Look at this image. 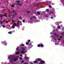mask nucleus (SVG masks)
Returning <instances> with one entry per match:
<instances>
[{"label":"nucleus","mask_w":64,"mask_h":64,"mask_svg":"<svg viewBox=\"0 0 64 64\" xmlns=\"http://www.w3.org/2000/svg\"><path fill=\"white\" fill-rule=\"evenodd\" d=\"M37 14L38 15H40V12H37Z\"/></svg>","instance_id":"nucleus-19"},{"label":"nucleus","mask_w":64,"mask_h":64,"mask_svg":"<svg viewBox=\"0 0 64 64\" xmlns=\"http://www.w3.org/2000/svg\"><path fill=\"white\" fill-rule=\"evenodd\" d=\"M12 12L15 15H17V13L16 12V11L15 10H12Z\"/></svg>","instance_id":"nucleus-2"},{"label":"nucleus","mask_w":64,"mask_h":64,"mask_svg":"<svg viewBox=\"0 0 64 64\" xmlns=\"http://www.w3.org/2000/svg\"><path fill=\"white\" fill-rule=\"evenodd\" d=\"M22 50H24V51H25V49L24 48H23L22 49Z\"/></svg>","instance_id":"nucleus-29"},{"label":"nucleus","mask_w":64,"mask_h":64,"mask_svg":"<svg viewBox=\"0 0 64 64\" xmlns=\"http://www.w3.org/2000/svg\"><path fill=\"white\" fill-rule=\"evenodd\" d=\"M18 5H19L20 6H21V4H18Z\"/></svg>","instance_id":"nucleus-24"},{"label":"nucleus","mask_w":64,"mask_h":64,"mask_svg":"<svg viewBox=\"0 0 64 64\" xmlns=\"http://www.w3.org/2000/svg\"><path fill=\"white\" fill-rule=\"evenodd\" d=\"M14 63V62L13 61H12L11 62V64H12V63Z\"/></svg>","instance_id":"nucleus-42"},{"label":"nucleus","mask_w":64,"mask_h":64,"mask_svg":"<svg viewBox=\"0 0 64 64\" xmlns=\"http://www.w3.org/2000/svg\"><path fill=\"white\" fill-rule=\"evenodd\" d=\"M12 58V59H13L14 60V61H16L17 60H17V59L15 58V57H13Z\"/></svg>","instance_id":"nucleus-4"},{"label":"nucleus","mask_w":64,"mask_h":64,"mask_svg":"<svg viewBox=\"0 0 64 64\" xmlns=\"http://www.w3.org/2000/svg\"><path fill=\"white\" fill-rule=\"evenodd\" d=\"M53 17L52 16L51 18V19H53Z\"/></svg>","instance_id":"nucleus-50"},{"label":"nucleus","mask_w":64,"mask_h":64,"mask_svg":"<svg viewBox=\"0 0 64 64\" xmlns=\"http://www.w3.org/2000/svg\"><path fill=\"white\" fill-rule=\"evenodd\" d=\"M45 12H44V13H45Z\"/></svg>","instance_id":"nucleus-63"},{"label":"nucleus","mask_w":64,"mask_h":64,"mask_svg":"<svg viewBox=\"0 0 64 64\" xmlns=\"http://www.w3.org/2000/svg\"><path fill=\"white\" fill-rule=\"evenodd\" d=\"M60 26H58V28H60Z\"/></svg>","instance_id":"nucleus-33"},{"label":"nucleus","mask_w":64,"mask_h":64,"mask_svg":"<svg viewBox=\"0 0 64 64\" xmlns=\"http://www.w3.org/2000/svg\"><path fill=\"white\" fill-rule=\"evenodd\" d=\"M16 26L17 27H19V24L18 23L16 24Z\"/></svg>","instance_id":"nucleus-12"},{"label":"nucleus","mask_w":64,"mask_h":64,"mask_svg":"<svg viewBox=\"0 0 64 64\" xmlns=\"http://www.w3.org/2000/svg\"><path fill=\"white\" fill-rule=\"evenodd\" d=\"M34 63H38V62H37V60H36L34 61Z\"/></svg>","instance_id":"nucleus-8"},{"label":"nucleus","mask_w":64,"mask_h":64,"mask_svg":"<svg viewBox=\"0 0 64 64\" xmlns=\"http://www.w3.org/2000/svg\"><path fill=\"white\" fill-rule=\"evenodd\" d=\"M53 31H55V30L54 29V30H53Z\"/></svg>","instance_id":"nucleus-58"},{"label":"nucleus","mask_w":64,"mask_h":64,"mask_svg":"<svg viewBox=\"0 0 64 64\" xmlns=\"http://www.w3.org/2000/svg\"><path fill=\"white\" fill-rule=\"evenodd\" d=\"M8 17H9V18L10 19V18H11V15L9 14H8Z\"/></svg>","instance_id":"nucleus-13"},{"label":"nucleus","mask_w":64,"mask_h":64,"mask_svg":"<svg viewBox=\"0 0 64 64\" xmlns=\"http://www.w3.org/2000/svg\"><path fill=\"white\" fill-rule=\"evenodd\" d=\"M3 17V16H2V15L1 14L0 16V18H2Z\"/></svg>","instance_id":"nucleus-22"},{"label":"nucleus","mask_w":64,"mask_h":64,"mask_svg":"<svg viewBox=\"0 0 64 64\" xmlns=\"http://www.w3.org/2000/svg\"><path fill=\"white\" fill-rule=\"evenodd\" d=\"M17 49H18V50H19V49H18V48H16V50H17Z\"/></svg>","instance_id":"nucleus-45"},{"label":"nucleus","mask_w":64,"mask_h":64,"mask_svg":"<svg viewBox=\"0 0 64 64\" xmlns=\"http://www.w3.org/2000/svg\"><path fill=\"white\" fill-rule=\"evenodd\" d=\"M36 60H37V61H40V58H37Z\"/></svg>","instance_id":"nucleus-9"},{"label":"nucleus","mask_w":64,"mask_h":64,"mask_svg":"<svg viewBox=\"0 0 64 64\" xmlns=\"http://www.w3.org/2000/svg\"><path fill=\"white\" fill-rule=\"evenodd\" d=\"M5 21L4 20H3V22H5Z\"/></svg>","instance_id":"nucleus-54"},{"label":"nucleus","mask_w":64,"mask_h":64,"mask_svg":"<svg viewBox=\"0 0 64 64\" xmlns=\"http://www.w3.org/2000/svg\"><path fill=\"white\" fill-rule=\"evenodd\" d=\"M46 12H49V9H47L46 10Z\"/></svg>","instance_id":"nucleus-20"},{"label":"nucleus","mask_w":64,"mask_h":64,"mask_svg":"<svg viewBox=\"0 0 64 64\" xmlns=\"http://www.w3.org/2000/svg\"><path fill=\"white\" fill-rule=\"evenodd\" d=\"M44 62H45L44 61L42 60V61H40V63H44Z\"/></svg>","instance_id":"nucleus-15"},{"label":"nucleus","mask_w":64,"mask_h":64,"mask_svg":"<svg viewBox=\"0 0 64 64\" xmlns=\"http://www.w3.org/2000/svg\"><path fill=\"white\" fill-rule=\"evenodd\" d=\"M33 17H34V19H36V17L35 16H33Z\"/></svg>","instance_id":"nucleus-17"},{"label":"nucleus","mask_w":64,"mask_h":64,"mask_svg":"<svg viewBox=\"0 0 64 64\" xmlns=\"http://www.w3.org/2000/svg\"><path fill=\"white\" fill-rule=\"evenodd\" d=\"M56 23L58 24V22H56Z\"/></svg>","instance_id":"nucleus-57"},{"label":"nucleus","mask_w":64,"mask_h":64,"mask_svg":"<svg viewBox=\"0 0 64 64\" xmlns=\"http://www.w3.org/2000/svg\"><path fill=\"white\" fill-rule=\"evenodd\" d=\"M14 20H13L12 21V23H14Z\"/></svg>","instance_id":"nucleus-37"},{"label":"nucleus","mask_w":64,"mask_h":64,"mask_svg":"<svg viewBox=\"0 0 64 64\" xmlns=\"http://www.w3.org/2000/svg\"><path fill=\"white\" fill-rule=\"evenodd\" d=\"M2 44L3 45H4V44L5 46H6V45H7V42H2Z\"/></svg>","instance_id":"nucleus-3"},{"label":"nucleus","mask_w":64,"mask_h":64,"mask_svg":"<svg viewBox=\"0 0 64 64\" xmlns=\"http://www.w3.org/2000/svg\"><path fill=\"white\" fill-rule=\"evenodd\" d=\"M2 27H4V28H5V26L4 25H3L2 26Z\"/></svg>","instance_id":"nucleus-34"},{"label":"nucleus","mask_w":64,"mask_h":64,"mask_svg":"<svg viewBox=\"0 0 64 64\" xmlns=\"http://www.w3.org/2000/svg\"><path fill=\"white\" fill-rule=\"evenodd\" d=\"M30 64H33V63L32 62H30Z\"/></svg>","instance_id":"nucleus-56"},{"label":"nucleus","mask_w":64,"mask_h":64,"mask_svg":"<svg viewBox=\"0 0 64 64\" xmlns=\"http://www.w3.org/2000/svg\"><path fill=\"white\" fill-rule=\"evenodd\" d=\"M4 17H8V16H6V15L5 14H4Z\"/></svg>","instance_id":"nucleus-27"},{"label":"nucleus","mask_w":64,"mask_h":64,"mask_svg":"<svg viewBox=\"0 0 64 64\" xmlns=\"http://www.w3.org/2000/svg\"><path fill=\"white\" fill-rule=\"evenodd\" d=\"M24 64H28V63L27 62L25 63Z\"/></svg>","instance_id":"nucleus-44"},{"label":"nucleus","mask_w":64,"mask_h":64,"mask_svg":"<svg viewBox=\"0 0 64 64\" xmlns=\"http://www.w3.org/2000/svg\"><path fill=\"white\" fill-rule=\"evenodd\" d=\"M54 12V11H50L49 12V13H53Z\"/></svg>","instance_id":"nucleus-11"},{"label":"nucleus","mask_w":64,"mask_h":64,"mask_svg":"<svg viewBox=\"0 0 64 64\" xmlns=\"http://www.w3.org/2000/svg\"><path fill=\"white\" fill-rule=\"evenodd\" d=\"M12 33V32H8V34H11Z\"/></svg>","instance_id":"nucleus-16"},{"label":"nucleus","mask_w":64,"mask_h":64,"mask_svg":"<svg viewBox=\"0 0 64 64\" xmlns=\"http://www.w3.org/2000/svg\"><path fill=\"white\" fill-rule=\"evenodd\" d=\"M0 24H3V22H0Z\"/></svg>","instance_id":"nucleus-46"},{"label":"nucleus","mask_w":64,"mask_h":64,"mask_svg":"<svg viewBox=\"0 0 64 64\" xmlns=\"http://www.w3.org/2000/svg\"><path fill=\"white\" fill-rule=\"evenodd\" d=\"M49 8H51V7H52V6H51L50 5V6H49Z\"/></svg>","instance_id":"nucleus-28"},{"label":"nucleus","mask_w":64,"mask_h":64,"mask_svg":"<svg viewBox=\"0 0 64 64\" xmlns=\"http://www.w3.org/2000/svg\"><path fill=\"white\" fill-rule=\"evenodd\" d=\"M24 62L23 61H22L21 62V63H23Z\"/></svg>","instance_id":"nucleus-49"},{"label":"nucleus","mask_w":64,"mask_h":64,"mask_svg":"<svg viewBox=\"0 0 64 64\" xmlns=\"http://www.w3.org/2000/svg\"><path fill=\"white\" fill-rule=\"evenodd\" d=\"M22 21L23 22H25V20H22Z\"/></svg>","instance_id":"nucleus-38"},{"label":"nucleus","mask_w":64,"mask_h":64,"mask_svg":"<svg viewBox=\"0 0 64 64\" xmlns=\"http://www.w3.org/2000/svg\"><path fill=\"white\" fill-rule=\"evenodd\" d=\"M28 42H30V40H28Z\"/></svg>","instance_id":"nucleus-26"},{"label":"nucleus","mask_w":64,"mask_h":64,"mask_svg":"<svg viewBox=\"0 0 64 64\" xmlns=\"http://www.w3.org/2000/svg\"><path fill=\"white\" fill-rule=\"evenodd\" d=\"M62 35H64V32H63L62 33Z\"/></svg>","instance_id":"nucleus-30"},{"label":"nucleus","mask_w":64,"mask_h":64,"mask_svg":"<svg viewBox=\"0 0 64 64\" xmlns=\"http://www.w3.org/2000/svg\"><path fill=\"white\" fill-rule=\"evenodd\" d=\"M54 35H55L56 36H59V34H57L56 33H55L54 34Z\"/></svg>","instance_id":"nucleus-14"},{"label":"nucleus","mask_w":64,"mask_h":64,"mask_svg":"<svg viewBox=\"0 0 64 64\" xmlns=\"http://www.w3.org/2000/svg\"><path fill=\"white\" fill-rule=\"evenodd\" d=\"M17 58H19V56H17Z\"/></svg>","instance_id":"nucleus-41"},{"label":"nucleus","mask_w":64,"mask_h":64,"mask_svg":"<svg viewBox=\"0 0 64 64\" xmlns=\"http://www.w3.org/2000/svg\"><path fill=\"white\" fill-rule=\"evenodd\" d=\"M26 45H28L29 44V42H26Z\"/></svg>","instance_id":"nucleus-23"},{"label":"nucleus","mask_w":64,"mask_h":64,"mask_svg":"<svg viewBox=\"0 0 64 64\" xmlns=\"http://www.w3.org/2000/svg\"><path fill=\"white\" fill-rule=\"evenodd\" d=\"M19 53H20V52H16V55H18V54H19Z\"/></svg>","instance_id":"nucleus-10"},{"label":"nucleus","mask_w":64,"mask_h":64,"mask_svg":"<svg viewBox=\"0 0 64 64\" xmlns=\"http://www.w3.org/2000/svg\"><path fill=\"white\" fill-rule=\"evenodd\" d=\"M50 34H52V32H51L50 33Z\"/></svg>","instance_id":"nucleus-55"},{"label":"nucleus","mask_w":64,"mask_h":64,"mask_svg":"<svg viewBox=\"0 0 64 64\" xmlns=\"http://www.w3.org/2000/svg\"><path fill=\"white\" fill-rule=\"evenodd\" d=\"M30 20H32V18H30Z\"/></svg>","instance_id":"nucleus-52"},{"label":"nucleus","mask_w":64,"mask_h":64,"mask_svg":"<svg viewBox=\"0 0 64 64\" xmlns=\"http://www.w3.org/2000/svg\"><path fill=\"white\" fill-rule=\"evenodd\" d=\"M30 46H31V45H30Z\"/></svg>","instance_id":"nucleus-62"},{"label":"nucleus","mask_w":64,"mask_h":64,"mask_svg":"<svg viewBox=\"0 0 64 64\" xmlns=\"http://www.w3.org/2000/svg\"><path fill=\"white\" fill-rule=\"evenodd\" d=\"M21 45L22 46H25V45H24V44H21Z\"/></svg>","instance_id":"nucleus-18"},{"label":"nucleus","mask_w":64,"mask_h":64,"mask_svg":"<svg viewBox=\"0 0 64 64\" xmlns=\"http://www.w3.org/2000/svg\"><path fill=\"white\" fill-rule=\"evenodd\" d=\"M2 19V18H1V20Z\"/></svg>","instance_id":"nucleus-60"},{"label":"nucleus","mask_w":64,"mask_h":64,"mask_svg":"<svg viewBox=\"0 0 64 64\" xmlns=\"http://www.w3.org/2000/svg\"><path fill=\"white\" fill-rule=\"evenodd\" d=\"M37 46L38 47H44V45L43 44L41 43L40 44H38Z\"/></svg>","instance_id":"nucleus-1"},{"label":"nucleus","mask_w":64,"mask_h":64,"mask_svg":"<svg viewBox=\"0 0 64 64\" xmlns=\"http://www.w3.org/2000/svg\"><path fill=\"white\" fill-rule=\"evenodd\" d=\"M29 12V11H27V13H28Z\"/></svg>","instance_id":"nucleus-47"},{"label":"nucleus","mask_w":64,"mask_h":64,"mask_svg":"<svg viewBox=\"0 0 64 64\" xmlns=\"http://www.w3.org/2000/svg\"><path fill=\"white\" fill-rule=\"evenodd\" d=\"M24 59L26 60H27L29 59V58L27 56H25Z\"/></svg>","instance_id":"nucleus-5"},{"label":"nucleus","mask_w":64,"mask_h":64,"mask_svg":"<svg viewBox=\"0 0 64 64\" xmlns=\"http://www.w3.org/2000/svg\"><path fill=\"white\" fill-rule=\"evenodd\" d=\"M17 2V3H20V1H18Z\"/></svg>","instance_id":"nucleus-25"},{"label":"nucleus","mask_w":64,"mask_h":64,"mask_svg":"<svg viewBox=\"0 0 64 64\" xmlns=\"http://www.w3.org/2000/svg\"><path fill=\"white\" fill-rule=\"evenodd\" d=\"M60 37L61 38H62V37L61 36H60Z\"/></svg>","instance_id":"nucleus-53"},{"label":"nucleus","mask_w":64,"mask_h":64,"mask_svg":"<svg viewBox=\"0 0 64 64\" xmlns=\"http://www.w3.org/2000/svg\"><path fill=\"white\" fill-rule=\"evenodd\" d=\"M36 5H38V4H37Z\"/></svg>","instance_id":"nucleus-61"},{"label":"nucleus","mask_w":64,"mask_h":64,"mask_svg":"<svg viewBox=\"0 0 64 64\" xmlns=\"http://www.w3.org/2000/svg\"><path fill=\"white\" fill-rule=\"evenodd\" d=\"M16 23H14L13 24V26L15 27V26H16Z\"/></svg>","instance_id":"nucleus-7"},{"label":"nucleus","mask_w":64,"mask_h":64,"mask_svg":"<svg viewBox=\"0 0 64 64\" xmlns=\"http://www.w3.org/2000/svg\"><path fill=\"white\" fill-rule=\"evenodd\" d=\"M18 23H21V21H19V20H18Z\"/></svg>","instance_id":"nucleus-32"},{"label":"nucleus","mask_w":64,"mask_h":64,"mask_svg":"<svg viewBox=\"0 0 64 64\" xmlns=\"http://www.w3.org/2000/svg\"><path fill=\"white\" fill-rule=\"evenodd\" d=\"M20 52L22 54H24V53H25V52H24V50H21Z\"/></svg>","instance_id":"nucleus-6"},{"label":"nucleus","mask_w":64,"mask_h":64,"mask_svg":"<svg viewBox=\"0 0 64 64\" xmlns=\"http://www.w3.org/2000/svg\"><path fill=\"white\" fill-rule=\"evenodd\" d=\"M12 28L13 29H14L15 28V26H13L12 27Z\"/></svg>","instance_id":"nucleus-36"},{"label":"nucleus","mask_w":64,"mask_h":64,"mask_svg":"<svg viewBox=\"0 0 64 64\" xmlns=\"http://www.w3.org/2000/svg\"><path fill=\"white\" fill-rule=\"evenodd\" d=\"M58 40H61V39H60V38H59V39H58Z\"/></svg>","instance_id":"nucleus-48"},{"label":"nucleus","mask_w":64,"mask_h":64,"mask_svg":"<svg viewBox=\"0 0 64 64\" xmlns=\"http://www.w3.org/2000/svg\"><path fill=\"white\" fill-rule=\"evenodd\" d=\"M62 23V22H60L59 23V24H60V23Z\"/></svg>","instance_id":"nucleus-43"},{"label":"nucleus","mask_w":64,"mask_h":64,"mask_svg":"<svg viewBox=\"0 0 64 64\" xmlns=\"http://www.w3.org/2000/svg\"><path fill=\"white\" fill-rule=\"evenodd\" d=\"M43 16V15H42V16Z\"/></svg>","instance_id":"nucleus-64"},{"label":"nucleus","mask_w":64,"mask_h":64,"mask_svg":"<svg viewBox=\"0 0 64 64\" xmlns=\"http://www.w3.org/2000/svg\"><path fill=\"white\" fill-rule=\"evenodd\" d=\"M20 57H22V54H20Z\"/></svg>","instance_id":"nucleus-51"},{"label":"nucleus","mask_w":64,"mask_h":64,"mask_svg":"<svg viewBox=\"0 0 64 64\" xmlns=\"http://www.w3.org/2000/svg\"><path fill=\"white\" fill-rule=\"evenodd\" d=\"M6 23H8V21H6Z\"/></svg>","instance_id":"nucleus-39"},{"label":"nucleus","mask_w":64,"mask_h":64,"mask_svg":"<svg viewBox=\"0 0 64 64\" xmlns=\"http://www.w3.org/2000/svg\"><path fill=\"white\" fill-rule=\"evenodd\" d=\"M15 14H14L12 16L13 17H15Z\"/></svg>","instance_id":"nucleus-31"},{"label":"nucleus","mask_w":64,"mask_h":64,"mask_svg":"<svg viewBox=\"0 0 64 64\" xmlns=\"http://www.w3.org/2000/svg\"><path fill=\"white\" fill-rule=\"evenodd\" d=\"M11 6H12V7H14V5H12Z\"/></svg>","instance_id":"nucleus-40"},{"label":"nucleus","mask_w":64,"mask_h":64,"mask_svg":"<svg viewBox=\"0 0 64 64\" xmlns=\"http://www.w3.org/2000/svg\"><path fill=\"white\" fill-rule=\"evenodd\" d=\"M54 40H56V38H55Z\"/></svg>","instance_id":"nucleus-59"},{"label":"nucleus","mask_w":64,"mask_h":64,"mask_svg":"<svg viewBox=\"0 0 64 64\" xmlns=\"http://www.w3.org/2000/svg\"><path fill=\"white\" fill-rule=\"evenodd\" d=\"M20 60H22V58H20Z\"/></svg>","instance_id":"nucleus-35"},{"label":"nucleus","mask_w":64,"mask_h":64,"mask_svg":"<svg viewBox=\"0 0 64 64\" xmlns=\"http://www.w3.org/2000/svg\"><path fill=\"white\" fill-rule=\"evenodd\" d=\"M19 19L20 20H21V19H22V17H21V16H20L19 18Z\"/></svg>","instance_id":"nucleus-21"}]
</instances>
